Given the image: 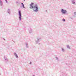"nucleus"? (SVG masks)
<instances>
[{
  "instance_id": "obj_1",
  "label": "nucleus",
  "mask_w": 76,
  "mask_h": 76,
  "mask_svg": "<svg viewBox=\"0 0 76 76\" xmlns=\"http://www.w3.org/2000/svg\"><path fill=\"white\" fill-rule=\"evenodd\" d=\"M34 4V3H31L30 5V9H33L34 12H38V6L37 4H36L35 6H33L32 5Z\"/></svg>"
},
{
  "instance_id": "obj_2",
  "label": "nucleus",
  "mask_w": 76,
  "mask_h": 76,
  "mask_svg": "<svg viewBox=\"0 0 76 76\" xmlns=\"http://www.w3.org/2000/svg\"><path fill=\"white\" fill-rule=\"evenodd\" d=\"M61 12L63 14H66V15H68L67 13V11L66 10H64L63 9H61Z\"/></svg>"
},
{
  "instance_id": "obj_3",
  "label": "nucleus",
  "mask_w": 76,
  "mask_h": 76,
  "mask_svg": "<svg viewBox=\"0 0 76 76\" xmlns=\"http://www.w3.org/2000/svg\"><path fill=\"white\" fill-rule=\"evenodd\" d=\"M18 15H19V20L20 21L21 19H22V13H21V11L20 10L18 12Z\"/></svg>"
},
{
  "instance_id": "obj_4",
  "label": "nucleus",
  "mask_w": 76,
  "mask_h": 76,
  "mask_svg": "<svg viewBox=\"0 0 76 76\" xmlns=\"http://www.w3.org/2000/svg\"><path fill=\"white\" fill-rule=\"evenodd\" d=\"M41 39L40 37H38L37 38L35 39V41L36 43L38 44L39 42H40L41 41Z\"/></svg>"
},
{
  "instance_id": "obj_5",
  "label": "nucleus",
  "mask_w": 76,
  "mask_h": 76,
  "mask_svg": "<svg viewBox=\"0 0 76 76\" xmlns=\"http://www.w3.org/2000/svg\"><path fill=\"white\" fill-rule=\"evenodd\" d=\"M3 5V2L1 0H0V6H2Z\"/></svg>"
},
{
  "instance_id": "obj_6",
  "label": "nucleus",
  "mask_w": 76,
  "mask_h": 76,
  "mask_svg": "<svg viewBox=\"0 0 76 76\" xmlns=\"http://www.w3.org/2000/svg\"><path fill=\"white\" fill-rule=\"evenodd\" d=\"M7 13L9 14V15H10V13H11V12H10V9H8L7 10Z\"/></svg>"
},
{
  "instance_id": "obj_7",
  "label": "nucleus",
  "mask_w": 76,
  "mask_h": 76,
  "mask_svg": "<svg viewBox=\"0 0 76 76\" xmlns=\"http://www.w3.org/2000/svg\"><path fill=\"white\" fill-rule=\"evenodd\" d=\"M29 31L30 34H31V33H32V30L31 28H29Z\"/></svg>"
},
{
  "instance_id": "obj_8",
  "label": "nucleus",
  "mask_w": 76,
  "mask_h": 76,
  "mask_svg": "<svg viewBox=\"0 0 76 76\" xmlns=\"http://www.w3.org/2000/svg\"><path fill=\"white\" fill-rule=\"evenodd\" d=\"M25 45H26V48H29V46H28V44L27 43H26Z\"/></svg>"
},
{
  "instance_id": "obj_9",
  "label": "nucleus",
  "mask_w": 76,
  "mask_h": 76,
  "mask_svg": "<svg viewBox=\"0 0 76 76\" xmlns=\"http://www.w3.org/2000/svg\"><path fill=\"white\" fill-rule=\"evenodd\" d=\"M72 3L73 4H75V1L74 0H72Z\"/></svg>"
},
{
  "instance_id": "obj_10",
  "label": "nucleus",
  "mask_w": 76,
  "mask_h": 76,
  "mask_svg": "<svg viewBox=\"0 0 76 76\" xmlns=\"http://www.w3.org/2000/svg\"><path fill=\"white\" fill-rule=\"evenodd\" d=\"M14 54L16 58H18V55H17V54H16V53H14Z\"/></svg>"
},
{
  "instance_id": "obj_11",
  "label": "nucleus",
  "mask_w": 76,
  "mask_h": 76,
  "mask_svg": "<svg viewBox=\"0 0 76 76\" xmlns=\"http://www.w3.org/2000/svg\"><path fill=\"white\" fill-rule=\"evenodd\" d=\"M4 58L5 59V60L6 62H7L8 61V59H7V58L5 57V56L4 57Z\"/></svg>"
},
{
  "instance_id": "obj_12",
  "label": "nucleus",
  "mask_w": 76,
  "mask_h": 76,
  "mask_svg": "<svg viewBox=\"0 0 76 76\" xmlns=\"http://www.w3.org/2000/svg\"><path fill=\"white\" fill-rule=\"evenodd\" d=\"M21 4H22V6L23 8H25V5H24V4H23V3H21Z\"/></svg>"
},
{
  "instance_id": "obj_13",
  "label": "nucleus",
  "mask_w": 76,
  "mask_h": 76,
  "mask_svg": "<svg viewBox=\"0 0 76 76\" xmlns=\"http://www.w3.org/2000/svg\"><path fill=\"white\" fill-rule=\"evenodd\" d=\"M67 47L68 48V49H70V48L69 45H67Z\"/></svg>"
},
{
  "instance_id": "obj_14",
  "label": "nucleus",
  "mask_w": 76,
  "mask_h": 76,
  "mask_svg": "<svg viewBox=\"0 0 76 76\" xmlns=\"http://www.w3.org/2000/svg\"><path fill=\"white\" fill-rule=\"evenodd\" d=\"M64 51H65L64 49H63V48H62V51L63 52H64Z\"/></svg>"
},
{
  "instance_id": "obj_15",
  "label": "nucleus",
  "mask_w": 76,
  "mask_h": 76,
  "mask_svg": "<svg viewBox=\"0 0 76 76\" xmlns=\"http://www.w3.org/2000/svg\"><path fill=\"white\" fill-rule=\"evenodd\" d=\"M16 3H17L18 5H19V4H20V3L18 1H16Z\"/></svg>"
},
{
  "instance_id": "obj_16",
  "label": "nucleus",
  "mask_w": 76,
  "mask_h": 76,
  "mask_svg": "<svg viewBox=\"0 0 76 76\" xmlns=\"http://www.w3.org/2000/svg\"><path fill=\"white\" fill-rule=\"evenodd\" d=\"M62 20H63V22H65V21H66V20H65V19H62Z\"/></svg>"
},
{
  "instance_id": "obj_17",
  "label": "nucleus",
  "mask_w": 76,
  "mask_h": 76,
  "mask_svg": "<svg viewBox=\"0 0 76 76\" xmlns=\"http://www.w3.org/2000/svg\"><path fill=\"white\" fill-rule=\"evenodd\" d=\"M56 58L57 60H58V58H57V57H56Z\"/></svg>"
},
{
  "instance_id": "obj_18",
  "label": "nucleus",
  "mask_w": 76,
  "mask_h": 76,
  "mask_svg": "<svg viewBox=\"0 0 76 76\" xmlns=\"http://www.w3.org/2000/svg\"><path fill=\"white\" fill-rule=\"evenodd\" d=\"M5 0V1H6V2L7 3H8V2H7V0Z\"/></svg>"
},
{
  "instance_id": "obj_19",
  "label": "nucleus",
  "mask_w": 76,
  "mask_h": 76,
  "mask_svg": "<svg viewBox=\"0 0 76 76\" xmlns=\"http://www.w3.org/2000/svg\"><path fill=\"white\" fill-rule=\"evenodd\" d=\"M30 64H31V62H30Z\"/></svg>"
},
{
  "instance_id": "obj_20",
  "label": "nucleus",
  "mask_w": 76,
  "mask_h": 76,
  "mask_svg": "<svg viewBox=\"0 0 76 76\" xmlns=\"http://www.w3.org/2000/svg\"><path fill=\"white\" fill-rule=\"evenodd\" d=\"M24 0V1H25V0Z\"/></svg>"
},
{
  "instance_id": "obj_21",
  "label": "nucleus",
  "mask_w": 76,
  "mask_h": 76,
  "mask_svg": "<svg viewBox=\"0 0 76 76\" xmlns=\"http://www.w3.org/2000/svg\"><path fill=\"white\" fill-rule=\"evenodd\" d=\"M33 76H35V75H34Z\"/></svg>"
},
{
  "instance_id": "obj_22",
  "label": "nucleus",
  "mask_w": 76,
  "mask_h": 76,
  "mask_svg": "<svg viewBox=\"0 0 76 76\" xmlns=\"http://www.w3.org/2000/svg\"><path fill=\"white\" fill-rule=\"evenodd\" d=\"M39 44L40 45V43H39Z\"/></svg>"
},
{
  "instance_id": "obj_23",
  "label": "nucleus",
  "mask_w": 76,
  "mask_h": 76,
  "mask_svg": "<svg viewBox=\"0 0 76 76\" xmlns=\"http://www.w3.org/2000/svg\"><path fill=\"white\" fill-rule=\"evenodd\" d=\"M0 75H1V74H0Z\"/></svg>"
},
{
  "instance_id": "obj_24",
  "label": "nucleus",
  "mask_w": 76,
  "mask_h": 76,
  "mask_svg": "<svg viewBox=\"0 0 76 76\" xmlns=\"http://www.w3.org/2000/svg\"><path fill=\"white\" fill-rule=\"evenodd\" d=\"M46 12H47V11H46Z\"/></svg>"
}]
</instances>
